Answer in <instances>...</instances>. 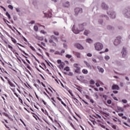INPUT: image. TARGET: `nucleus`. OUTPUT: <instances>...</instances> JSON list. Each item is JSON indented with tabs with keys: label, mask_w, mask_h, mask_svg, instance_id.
Returning a JSON list of instances; mask_svg holds the SVG:
<instances>
[{
	"label": "nucleus",
	"mask_w": 130,
	"mask_h": 130,
	"mask_svg": "<svg viewBox=\"0 0 130 130\" xmlns=\"http://www.w3.org/2000/svg\"><path fill=\"white\" fill-rule=\"evenodd\" d=\"M113 120L116 122V121H117V118H113Z\"/></svg>",
	"instance_id": "nucleus-64"
},
{
	"label": "nucleus",
	"mask_w": 130,
	"mask_h": 130,
	"mask_svg": "<svg viewBox=\"0 0 130 130\" xmlns=\"http://www.w3.org/2000/svg\"><path fill=\"white\" fill-rule=\"evenodd\" d=\"M87 56H88L89 57H91V56H92V54L88 53L87 54Z\"/></svg>",
	"instance_id": "nucleus-49"
},
{
	"label": "nucleus",
	"mask_w": 130,
	"mask_h": 130,
	"mask_svg": "<svg viewBox=\"0 0 130 130\" xmlns=\"http://www.w3.org/2000/svg\"><path fill=\"white\" fill-rule=\"evenodd\" d=\"M112 90H119V86L116 84H113L112 86Z\"/></svg>",
	"instance_id": "nucleus-11"
},
{
	"label": "nucleus",
	"mask_w": 130,
	"mask_h": 130,
	"mask_svg": "<svg viewBox=\"0 0 130 130\" xmlns=\"http://www.w3.org/2000/svg\"><path fill=\"white\" fill-rule=\"evenodd\" d=\"M107 29H108L109 30H110L111 29H112V27H111V26H107Z\"/></svg>",
	"instance_id": "nucleus-55"
},
{
	"label": "nucleus",
	"mask_w": 130,
	"mask_h": 130,
	"mask_svg": "<svg viewBox=\"0 0 130 130\" xmlns=\"http://www.w3.org/2000/svg\"><path fill=\"white\" fill-rule=\"evenodd\" d=\"M103 98H104L105 100H106V99H107V95H103Z\"/></svg>",
	"instance_id": "nucleus-51"
},
{
	"label": "nucleus",
	"mask_w": 130,
	"mask_h": 130,
	"mask_svg": "<svg viewBox=\"0 0 130 130\" xmlns=\"http://www.w3.org/2000/svg\"><path fill=\"white\" fill-rule=\"evenodd\" d=\"M99 125H100V126H101V127H102L103 128H105V126H104V125H102V124H99Z\"/></svg>",
	"instance_id": "nucleus-57"
},
{
	"label": "nucleus",
	"mask_w": 130,
	"mask_h": 130,
	"mask_svg": "<svg viewBox=\"0 0 130 130\" xmlns=\"http://www.w3.org/2000/svg\"><path fill=\"white\" fill-rule=\"evenodd\" d=\"M51 39L49 40V42L51 44H52V46H56V43H55L53 40H55L56 42H58V40L57 39V38L54 35L51 36L50 37Z\"/></svg>",
	"instance_id": "nucleus-2"
},
{
	"label": "nucleus",
	"mask_w": 130,
	"mask_h": 130,
	"mask_svg": "<svg viewBox=\"0 0 130 130\" xmlns=\"http://www.w3.org/2000/svg\"><path fill=\"white\" fill-rule=\"evenodd\" d=\"M44 114H45V115H47L48 116V112H47V111L45 110V112H44Z\"/></svg>",
	"instance_id": "nucleus-50"
},
{
	"label": "nucleus",
	"mask_w": 130,
	"mask_h": 130,
	"mask_svg": "<svg viewBox=\"0 0 130 130\" xmlns=\"http://www.w3.org/2000/svg\"><path fill=\"white\" fill-rule=\"evenodd\" d=\"M3 114L5 115L6 117H8L9 119H11V117L7 113L3 112Z\"/></svg>",
	"instance_id": "nucleus-27"
},
{
	"label": "nucleus",
	"mask_w": 130,
	"mask_h": 130,
	"mask_svg": "<svg viewBox=\"0 0 130 130\" xmlns=\"http://www.w3.org/2000/svg\"><path fill=\"white\" fill-rule=\"evenodd\" d=\"M66 57H67V58H72V57H73V56H72V55H70V54H66Z\"/></svg>",
	"instance_id": "nucleus-33"
},
{
	"label": "nucleus",
	"mask_w": 130,
	"mask_h": 130,
	"mask_svg": "<svg viewBox=\"0 0 130 130\" xmlns=\"http://www.w3.org/2000/svg\"><path fill=\"white\" fill-rule=\"evenodd\" d=\"M112 128H113L114 129H116V126L115 125H112Z\"/></svg>",
	"instance_id": "nucleus-52"
},
{
	"label": "nucleus",
	"mask_w": 130,
	"mask_h": 130,
	"mask_svg": "<svg viewBox=\"0 0 130 130\" xmlns=\"http://www.w3.org/2000/svg\"><path fill=\"white\" fill-rule=\"evenodd\" d=\"M118 115L119 116L122 117L123 116V113H119Z\"/></svg>",
	"instance_id": "nucleus-62"
},
{
	"label": "nucleus",
	"mask_w": 130,
	"mask_h": 130,
	"mask_svg": "<svg viewBox=\"0 0 130 130\" xmlns=\"http://www.w3.org/2000/svg\"><path fill=\"white\" fill-rule=\"evenodd\" d=\"M41 84L43 86V87H44V88L46 87V86H45V84H44V83H43V82H41Z\"/></svg>",
	"instance_id": "nucleus-56"
},
{
	"label": "nucleus",
	"mask_w": 130,
	"mask_h": 130,
	"mask_svg": "<svg viewBox=\"0 0 130 130\" xmlns=\"http://www.w3.org/2000/svg\"><path fill=\"white\" fill-rule=\"evenodd\" d=\"M57 63H58V64H60V63H61V60L58 59L57 60Z\"/></svg>",
	"instance_id": "nucleus-44"
},
{
	"label": "nucleus",
	"mask_w": 130,
	"mask_h": 130,
	"mask_svg": "<svg viewBox=\"0 0 130 130\" xmlns=\"http://www.w3.org/2000/svg\"><path fill=\"white\" fill-rule=\"evenodd\" d=\"M34 36L35 38H36V39H38V40H40V41H43V39H44L43 37H39L37 35H35Z\"/></svg>",
	"instance_id": "nucleus-10"
},
{
	"label": "nucleus",
	"mask_w": 130,
	"mask_h": 130,
	"mask_svg": "<svg viewBox=\"0 0 130 130\" xmlns=\"http://www.w3.org/2000/svg\"><path fill=\"white\" fill-rule=\"evenodd\" d=\"M69 123L70 124V125L74 128V124H73V123H72V122H70L69 121Z\"/></svg>",
	"instance_id": "nucleus-59"
},
{
	"label": "nucleus",
	"mask_w": 130,
	"mask_h": 130,
	"mask_svg": "<svg viewBox=\"0 0 130 130\" xmlns=\"http://www.w3.org/2000/svg\"><path fill=\"white\" fill-rule=\"evenodd\" d=\"M102 7L103 10H107L108 9V7L105 3L102 4Z\"/></svg>",
	"instance_id": "nucleus-18"
},
{
	"label": "nucleus",
	"mask_w": 130,
	"mask_h": 130,
	"mask_svg": "<svg viewBox=\"0 0 130 130\" xmlns=\"http://www.w3.org/2000/svg\"><path fill=\"white\" fill-rule=\"evenodd\" d=\"M2 123H3V124H4V125L6 126V127H7V128H9V126H8L6 123H5V122L2 121Z\"/></svg>",
	"instance_id": "nucleus-58"
},
{
	"label": "nucleus",
	"mask_w": 130,
	"mask_h": 130,
	"mask_svg": "<svg viewBox=\"0 0 130 130\" xmlns=\"http://www.w3.org/2000/svg\"><path fill=\"white\" fill-rule=\"evenodd\" d=\"M63 6L65 8H69L70 7V3H69V2L67 1L63 4Z\"/></svg>",
	"instance_id": "nucleus-22"
},
{
	"label": "nucleus",
	"mask_w": 130,
	"mask_h": 130,
	"mask_svg": "<svg viewBox=\"0 0 130 130\" xmlns=\"http://www.w3.org/2000/svg\"><path fill=\"white\" fill-rule=\"evenodd\" d=\"M22 61H23V63H24V64L26 67V68H27V69L28 70H31V67H30V65H29L28 63H27V62H26V61H25L24 60H22Z\"/></svg>",
	"instance_id": "nucleus-15"
},
{
	"label": "nucleus",
	"mask_w": 130,
	"mask_h": 130,
	"mask_svg": "<svg viewBox=\"0 0 130 130\" xmlns=\"http://www.w3.org/2000/svg\"><path fill=\"white\" fill-rule=\"evenodd\" d=\"M35 21L34 20H31L29 23V24H35Z\"/></svg>",
	"instance_id": "nucleus-60"
},
{
	"label": "nucleus",
	"mask_w": 130,
	"mask_h": 130,
	"mask_svg": "<svg viewBox=\"0 0 130 130\" xmlns=\"http://www.w3.org/2000/svg\"><path fill=\"white\" fill-rule=\"evenodd\" d=\"M8 48H9V49L11 50V51H12V52L15 53V52L16 51L15 50V49H14V47H13V46L10 44L8 45Z\"/></svg>",
	"instance_id": "nucleus-13"
},
{
	"label": "nucleus",
	"mask_w": 130,
	"mask_h": 130,
	"mask_svg": "<svg viewBox=\"0 0 130 130\" xmlns=\"http://www.w3.org/2000/svg\"><path fill=\"white\" fill-rule=\"evenodd\" d=\"M86 42L88 43H92L93 42V40H92L91 39H86Z\"/></svg>",
	"instance_id": "nucleus-29"
},
{
	"label": "nucleus",
	"mask_w": 130,
	"mask_h": 130,
	"mask_svg": "<svg viewBox=\"0 0 130 130\" xmlns=\"http://www.w3.org/2000/svg\"><path fill=\"white\" fill-rule=\"evenodd\" d=\"M85 98H86V99H88V100H90L91 99V98H90V96H89V95H85Z\"/></svg>",
	"instance_id": "nucleus-47"
},
{
	"label": "nucleus",
	"mask_w": 130,
	"mask_h": 130,
	"mask_svg": "<svg viewBox=\"0 0 130 130\" xmlns=\"http://www.w3.org/2000/svg\"><path fill=\"white\" fill-rule=\"evenodd\" d=\"M45 15H47V17H48V18H51V16L52 15L51 12H49L48 13H45Z\"/></svg>",
	"instance_id": "nucleus-24"
},
{
	"label": "nucleus",
	"mask_w": 130,
	"mask_h": 130,
	"mask_svg": "<svg viewBox=\"0 0 130 130\" xmlns=\"http://www.w3.org/2000/svg\"><path fill=\"white\" fill-rule=\"evenodd\" d=\"M82 72L83 74H84V75H87V74H88V70L86 69H83Z\"/></svg>",
	"instance_id": "nucleus-26"
},
{
	"label": "nucleus",
	"mask_w": 130,
	"mask_h": 130,
	"mask_svg": "<svg viewBox=\"0 0 130 130\" xmlns=\"http://www.w3.org/2000/svg\"><path fill=\"white\" fill-rule=\"evenodd\" d=\"M85 64L87 67V68H91V66H90V64L88 63L87 61H84Z\"/></svg>",
	"instance_id": "nucleus-30"
},
{
	"label": "nucleus",
	"mask_w": 130,
	"mask_h": 130,
	"mask_svg": "<svg viewBox=\"0 0 130 130\" xmlns=\"http://www.w3.org/2000/svg\"><path fill=\"white\" fill-rule=\"evenodd\" d=\"M60 68H61V69H63L64 67V63L62 62L61 63H60L59 64Z\"/></svg>",
	"instance_id": "nucleus-37"
},
{
	"label": "nucleus",
	"mask_w": 130,
	"mask_h": 130,
	"mask_svg": "<svg viewBox=\"0 0 130 130\" xmlns=\"http://www.w3.org/2000/svg\"><path fill=\"white\" fill-rule=\"evenodd\" d=\"M34 30H35L36 32H37V31H38V26L37 25H35L34 26Z\"/></svg>",
	"instance_id": "nucleus-32"
},
{
	"label": "nucleus",
	"mask_w": 130,
	"mask_h": 130,
	"mask_svg": "<svg viewBox=\"0 0 130 130\" xmlns=\"http://www.w3.org/2000/svg\"><path fill=\"white\" fill-rule=\"evenodd\" d=\"M86 23H83L79 24V29H75V25H73L72 27V31L75 33V34H79L80 32H82V31H84V29H85V26H86Z\"/></svg>",
	"instance_id": "nucleus-1"
},
{
	"label": "nucleus",
	"mask_w": 130,
	"mask_h": 130,
	"mask_svg": "<svg viewBox=\"0 0 130 130\" xmlns=\"http://www.w3.org/2000/svg\"><path fill=\"white\" fill-rule=\"evenodd\" d=\"M88 123H89L92 127H93V124L95 125V121H94L91 120L90 121H88Z\"/></svg>",
	"instance_id": "nucleus-23"
},
{
	"label": "nucleus",
	"mask_w": 130,
	"mask_h": 130,
	"mask_svg": "<svg viewBox=\"0 0 130 130\" xmlns=\"http://www.w3.org/2000/svg\"><path fill=\"white\" fill-rule=\"evenodd\" d=\"M125 16L127 18H130V8L128 9L127 12L125 13Z\"/></svg>",
	"instance_id": "nucleus-16"
},
{
	"label": "nucleus",
	"mask_w": 130,
	"mask_h": 130,
	"mask_svg": "<svg viewBox=\"0 0 130 130\" xmlns=\"http://www.w3.org/2000/svg\"><path fill=\"white\" fill-rule=\"evenodd\" d=\"M73 67L75 72L77 74H80V72L81 71V67H80V64L75 63L73 64Z\"/></svg>",
	"instance_id": "nucleus-3"
},
{
	"label": "nucleus",
	"mask_w": 130,
	"mask_h": 130,
	"mask_svg": "<svg viewBox=\"0 0 130 130\" xmlns=\"http://www.w3.org/2000/svg\"><path fill=\"white\" fill-rule=\"evenodd\" d=\"M53 33L54 34V35H55L56 36H58L59 35V32H58V31H53Z\"/></svg>",
	"instance_id": "nucleus-28"
},
{
	"label": "nucleus",
	"mask_w": 130,
	"mask_h": 130,
	"mask_svg": "<svg viewBox=\"0 0 130 130\" xmlns=\"http://www.w3.org/2000/svg\"><path fill=\"white\" fill-rule=\"evenodd\" d=\"M19 101L21 103H22V104H23V101L22 100V99H21V98H18Z\"/></svg>",
	"instance_id": "nucleus-63"
},
{
	"label": "nucleus",
	"mask_w": 130,
	"mask_h": 130,
	"mask_svg": "<svg viewBox=\"0 0 130 130\" xmlns=\"http://www.w3.org/2000/svg\"><path fill=\"white\" fill-rule=\"evenodd\" d=\"M89 83H90V85H94L95 84V81H94V80H93V79H91Z\"/></svg>",
	"instance_id": "nucleus-34"
},
{
	"label": "nucleus",
	"mask_w": 130,
	"mask_h": 130,
	"mask_svg": "<svg viewBox=\"0 0 130 130\" xmlns=\"http://www.w3.org/2000/svg\"><path fill=\"white\" fill-rule=\"evenodd\" d=\"M101 114H103V115H104V116H105V117H107L108 116H109V113H105L103 111H101Z\"/></svg>",
	"instance_id": "nucleus-21"
},
{
	"label": "nucleus",
	"mask_w": 130,
	"mask_h": 130,
	"mask_svg": "<svg viewBox=\"0 0 130 130\" xmlns=\"http://www.w3.org/2000/svg\"><path fill=\"white\" fill-rule=\"evenodd\" d=\"M83 12V9H82V8H76L75 9V15H78V14H79V13H82Z\"/></svg>",
	"instance_id": "nucleus-7"
},
{
	"label": "nucleus",
	"mask_w": 130,
	"mask_h": 130,
	"mask_svg": "<svg viewBox=\"0 0 130 130\" xmlns=\"http://www.w3.org/2000/svg\"><path fill=\"white\" fill-rule=\"evenodd\" d=\"M8 8L10 9L11 10H13L14 9V7H13V6L12 5H9Z\"/></svg>",
	"instance_id": "nucleus-42"
},
{
	"label": "nucleus",
	"mask_w": 130,
	"mask_h": 130,
	"mask_svg": "<svg viewBox=\"0 0 130 130\" xmlns=\"http://www.w3.org/2000/svg\"><path fill=\"white\" fill-rule=\"evenodd\" d=\"M8 82L9 85H10V86H11V87H12V88H15V87H16V85H15V84H14V83H13L11 81L8 80Z\"/></svg>",
	"instance_id": "nucleus-17"
},
{
	"label": "nucleus",
	"mask_w": 130,
	"mask_h": 130,
	"mask_svg": "<svg viewBox=\"0 0 130 130\" xmlns=\"http://www.w3.org/2000/svg\"><path fill=\"white\" fill-rule=\"evenodd\" d=\"M10 38L11 39V41L14 44H17V45H19V46L23 47V45H22V44L19 43H17V40H16V39L14 38L13 37H10Z\"/></svg>",
	"instance_id": "nucleus-6"
},
{
	"label": "nucleus",
	"mask_w": 130,
	"mask_h": 130,
	"mask_svg": "<svg viewBox=\"0 0 130 130\" xmlns=\"http://www.w3.org/2000/svg\"><path fill=\"white\" fill-rule=\"evenodd\" d=\"M6 15L7 16V17H8L9 20H11V15H10V13L9 12H6Z\"/></svg>",
	"instance_id": "nucleus-25"
},
{
	"label": "nucleus",
	"mask_w": 130,
	"mask_h": 130,
	"mask_svg": "<svg viewBox=\"0 0 130 130\" xmlns=\"http://www.w3.org/2000/svg\"><path fill=\"white\" fill-rule=\"evenodd\" d=\"M20 120L21 122H22V123H23V124L24 125V126H26V124H25V122H24L23 120H22V119H20Z\"/></svg>",
	"instance_id": "nucleus-40"
},
{
	"label": "nucleus",
	"mask_w": 130,
	"mask_h": 130,
	"mask_svg": "<svg viewBox=\"0 0 130 130\" xmlns=\"http://www.w3.org/2000/svg\"><path fill=\"white\" fill-rule=\"evenodd\" d=\"M122 102L123 103L126 104L127 103V101H126V100H122Z\"/></svg>",
	"instance_id": "nucleus-41"
},
{
	"label": "nucleus",
	"mask_w": 130,
	"mask_h": 130,
	"mask_svg": "<svg viewBox=\"0 0 130 130\" xmlns=\"http://www.w3.org/2000/svg\"><path fill=\"white\" fill-rule=\"evenodd\" d=\"M107 103L108 104H111V100H108L107 101Z\"/></svg>",
	"instance_id": "nucleus-48"
},
{
	"label": "nucleus",
	"mask_w": 130,
	"mask_h": 130,
	"mask_svg": "<svg viewBox=\"0 0 130 130\" xmlns=\"http://www.w3.org/2000/svg\"><path fill=\"white\" fill-rule=\"evenodd\" d=\"M64 71H66V72H69L70 71V67H66L64 69Z\"/></svg>",
	"instance_id": "nucleus-36"
},
{
	"label": "nucleus",
	"mask_w": 130,
	"mask_h": 130,
	"mask_svg": "<svg viewBox=\"0 0 130 130\" xmlns=\"http://www.w3.org/2000/svg\"><path fill=\"white\" fill-rule=\"evenodd\" d=\"M41 33H42V34H46V32H45V31H44V30H41L40 31Z\"/></svg>",
	"instance_id": "nucleus-45"
},
{
	"label": "nucleus",
	"mask_w": 130,
	"mask_h": 130,
	"mask_svg": "<svg viewBox=\"0 0 130 130\" xmlns=\"http://www.w3.org/2000/svg\"><path fill=\"white\" fill-rule=\"evenodd\" d=\"M109 58H110V57H109V56L108 55H106L105 56V59H106V60H108Z\"/></svg>",
	"instance_id": "nucleus-38"
},
{
	"label": "nucleus",
	"mask_w": 130,
	"mask_h": 130,
	"mask_svg": "<svg viewBox=\"0 0 130 130\" xmlns=\"http://www.w3.org/2000/svg\"><path fill=\"white\" fill-rule=\"evenodd\" d=\"M122 55L123 57H125L126 55V49L124 48V47L122 49L121 51Z\"/></svg>",
	"instance_id": "nucleus-8"
},
{
	"label": "nucleus",
	"mask_w": 130,
	"mask_h": 130,
	"mask_svg": "<svg viewBox=\"0 0 130 130\" xmlns=\"http://www.w3.org/2000/svg\"><path fill=\"white\" fill-rule=\"evenodd\" d=\"M97 69H98V70H99V71L100 73H104V69H103V68H101V67H99V66H98V67H97Z\"/></svg>",
	"instance_id": "nucleus-19"
},
{
	"label": "nucleus",
	"mask_w": 130,
	"mask_h": 130,
	"mask_svg": "<svg viewBox=\"0 0 130 130\" xmlns=\"http://www.w3.org/2000/svg\"><path fill=\"white\" fill-rule=\"evenodd\" d=\"M75 46L78 49H84V47L80 44H76Z\"/></svg>",
	"instance_id": "nucleus-14"
},
{
	"label": "nucleus",
	"mask_w": 130,
	"mask_h": 130,
	"mask_svg": "<svg viewBox=\"0 0 130 130\" xmlns=\"http://www.w3.org/2000/svg\"><path fill=\"white\" fill-rule=\"evenodd\" d=\"M73 54L76 56V57H77L78 58H81V53L79 52L73 51Z\"/></svg>",
	"instance_id": "nucleus-9"
},
{
	"label": "nucleus",
	"mask_w": 130,
	"mask_h": 130,
	"mask_svg": "<svg viewBox=\"0 0 130 130\" xmlns=\"http://www.w3.org/2000/svg\"><path fill=\"white\" fill-rule=\"evenodd\" d=\"M108 15H110V17L112 18V19L115 18V13H114V12H111V13L108 12Z\"/></svg>",
	"instance_id": "nucleus-12"
},
{
	"label": "nucleus",
	"mask_w": 130,
	"mask_h": 130,
	"mask_svg": "<svg viewBox=\"0 0 130 130\" xmlns=\"http://www.w3.org/2000/svg\"><path fill=\"white\" fill-rule=\"evenodd\" d=\"M94 47L96 50H98V51H100V50H102L103 49V45L100 43H96L94 44Z\"/></svg>",
	"instance_id": "nucleus-4"
},
{
	"label": "nucleus",
	"mask_w": 130,
	"mask_h": 130,
	"mask_svg": "<svg viewBox=\"0 0 130 130\" xmlns=\"http://www.w3.org/2000/svg\"><path fill=\"white\" fill-rule=\"evenodd\" d=\"M3 20H4V22H5V23L6 22H7V23H8L9 24H10V21H8V20H7V19H3Z\"/></svg>",
	"instance_id": "nucleus-53"
},
{
	"label": "nucleus",
	"mask_w": 130,
	"mask_h": 130,
	"mask_svg": "<svg viewBox=\"0 0 130 130\" xmlns=\"http://www.w3.org/2000/svg\"><path fill=\"white\" fill-rule=\"evenodd\" d=\"M122 119H125V120H126V119H127V118L125 116H122Z\"/></svg>",
	"instance_id": "nucleus-61"
},
{
	"label": "nucleus",
	"mask_w": 130,
	"mask_h": 130,
	"mask_svg": "<svg viewBox=\"0 0 130 130\" xmlns=\"http://www.w3.org/2000/svg\"><path fill=\"white\" fill-rule=\"evenodd\" d=\"M123 124H124L126 126H128V127H130L129 125H128L127 123L124 122H123Z\"/></svg>",
	"instance_id": "nucleus-43"
},
{
	"label": "nucleus",
	"mask_w": 130,
	"mask_h": 130,
	"mask_svg": "<svg viewBox=\"0 0 130 130\" xmlns=\"http://www.w3.org/2000/svg\"><path fill=\"white\" fill-rule=\"evenodd\" d=\"M95 85H96V87H100V83H99L98 82L95 83Z\"/></svg>",
	"instance_id": "nucleus-46"
},
{
	"label": "nucleus",
	"mask_w": 130,
	"mask_h": 130,
	"mask_svg": "<svg viewBox=\"0 0 130 130\" xmlns=\"http://www.w3.org/2000/svg\"><path fill=\"white\" fill-rule=\"evenodd\" d=\"M57 99L58 100H59L60 102H61V104L63 105V106H64V107H67V105L66 104H64V103H63L62 102V101L61 100V99H60V98L59 97H57Z\"/></svg>",
	"instance_id": "nucleus-20"
},
{
	"label": "nucleus",
	"mask_w": 130,
	"mask_h": 130,
	"mask_svg": "<svg viewBox=\"0 0 130 130\" xmlns=\"http://www.w3.org/2000/svg\"><path fill=\"white\" fill-rule=\"evenodd\" d=\"M89 33H90V31H89V30H86L84 31V35L88 36V34H89Z\"/></svg>",
	"instance_id": "nucleus-31"
},
{
	"label": "nucleus",
	"mask_w": 130,
	"mask_h": 130,
	"mask_svg": "<svg viewBox=\"0 0 130 130\" xmlns=\"http://www.w3.org/2000/svg\"><path fill=\"white\" fill-rule=\"evenodd\" d=\"M89 100H90V102H91V103H92V104H93L94 103V100H93V99H90Z\"/></svg>",
	"instance_id": "nucleus-54"
},
{
	"label": "nucleus",
	"mask_w": 130,
	"mask_h": 130,
	"mask_svg": "<svg viewBox=\"0 0 130 130\" xmlns=\"http://www.w3.org/2000/svg\"><path fill=\"white\" fill-rule=\"evenodd\" d=\"M121 39V37H117V39L114 42V45H115L116 46H117V45L120 44Z\"/></svg>",
	"instance_id": "nucleus-5"
},
{
	"label": "nucleus",
	"mask_w": 130,
	"mask_h": 130,
	"mask_svg": "<svg viewBox=\"0 0 130 130\" xmlns=\"http://www.w3.org/2000/svg\"><path fill=\"white\" fill-rule=\"evenodd\" d=\"M29 48H30V49H31V50H32L33 51H36V50L35 49V48H34V47L32 46L31 45L29 46Z\"/></svg>",
	"instance_id": "nucleus-35"
},
{
	"label": "nucleus",
	"mask_w": 130,
	"mask_h": 130,
	"mask_svg": "<svg viewBox=\"0 0 130 130\" xmlns=\"http://www.w3.org/2000/svg\"><path fill=\"white\" fill-rule=\"evenodd\" d=\"M118 110H119V111H123V108H122L121 107H118Z\"/></svg>",
	"instance_id": "nucleus-39"
}]
</instances>
